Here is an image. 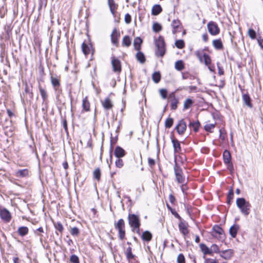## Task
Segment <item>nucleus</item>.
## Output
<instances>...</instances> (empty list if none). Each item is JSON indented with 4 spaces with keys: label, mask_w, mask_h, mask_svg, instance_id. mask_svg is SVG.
<instances>
[{
    "label": "nucleus",
    "mask_w": 263,
    "mask_h": 263,
    "mask_svg": "<svg viewBox=\"0 0 263 263\" xmlns=\"http://www.w3.org/2000/svg\"><path fill=\"white\" fill-rule=\"evenodd\" d=\"M236 203L243 215L247 216L250 214L251 205L244 198H237Z\"/></svg>",
    "instance_id": "1"
},
{
    "label": "nucleus",
    "mask_w": 263,
    "mask_h": 263,
    "mask_svg": "<svg viewBox=\"0 0 263 263\" xmlns=\"http://www.w3.org/2000/svg\"><path fill=\"white\" fill-rule=\"evenodd\" d=\"M113 47L107 49L106 55L111 59L113 71L115 72V57L114 55V45H115V27L114 28L110 35Z\"/></svg>",
    "instance_id": "2"
},
{
    "label": "nucleus",
    "mask_w": 263,
    "mask_h": 263,
    "mask_svg": "<svg viewBox=\"0 0 263 263\" xmlns=\"http://www.w3.org/2000/svg\"><path fill=\"white\" fill-rule=\"evenodd\" d=\"M155 45L157 47L156 55L162 57L165 53V47L164 39L160 36L155 41Z\"/></svg>",
    "instance_id": "3"
},
{
    "label": "nucleus",
    "mask_w": 263,
    "mask_h": 263,
    "mask_svg": "<svg viewBox=\"0 0 263 263\" xmlns=\"http://www.w3.org/2000/svg\"><path fill=\"white\" fill-rule=\"evenodd\" d=\"M174 170L177 182L178 183H184L185 181V178L183 175V171L176 161L174 166Z\"/></svg>",
    "instance_id": "4"
},
{
    "label": "nucleus",
    "mask_w": 263,
    "mask_h": 263,
    "mask_svg": "<svg viewBox=\"0 0 263 263\" xmlns=\"http://www.w3.org/2000/svg\"><path fill=\"white\" fill-rule=\"evenodd\" d=\"M129 224L132 228H138L140 227V222L138 216L135 214H129Z\"/></svg>",
    "instance_id": "5"
},
{
    "label": "nucleus",
    "mask_w": 263,
    "mask_h": 263,
    "mask_svg": "<svg viewBox=\"0 0 263 263\" xmlns=\"http://www.w3.org/2000/svg\"><path fill=\"white\" fill-rule=\"evenodd\" d=\"M208 29L210 33L213 35H216L220 32L219 28L217 24L213 21L210 22L207 25Z\"/></svg>",
    "instance_id": "6"
},
{
    "label": "nucleus",
    "mask_w": 263,
    "mask_h": 263,
    "mask_svg": "<svg viewBox=\"0 0 263 263\" xmlns=\"http://www.w3.org/2000/svg\"><path fill=\"white\" fill-rule=\"evenodd\" d=\"M116 228L119 230V237L121 239H123L125 237V230H124V221L122 219L118 220L116 223Z\"/></svg>",
    "instance_id": "7"
},
{
    "label": "nucleus",
    "mask_w": 263,
    "mask_h": 263,
    "mask_svg": "<svg viewBox=\"0 0 263 263\" xmlns=\"http://www.w3.org/2000/svg\"><path fill=\"white\" fill-rule=\"evenodd\" d=\"M0 216L2 220L6 222H9L11 219L10 213L5 208L0 210Z\"/></svg>",
    "instance_id": "8"
},
{
    "label": "nucleus",
    "mask_w": 263,
    "mask_h": 263,
    "mask_svg": "<svg viewBox=\"0 0 263 263\" xmlns=\"http://www.w3.org/2000/svg\"><path fill=\"white\" fill-rule=\"evenodd\" d=\"M171 26L173 28L172 32L175 34L177 32L180 31L181 23L178 19L174 20L172 22Z\"/></svg>",
    "instance_id": "9"
},
{
    "label": "nucleus",
    "mask_w": 263,
    "mask_h": 263,
    "mask_svg": "<svg viewBox=\"0 0 263 263\" xmlns=\"http://www.w3.org/2000/svg\"><path fill=\"white\" fill-rule=\"evenodd\" d=\"M186 128V123L183 119L179 120L175 127L177 132H184Z\"/></svg>",
    "instance_id": "10"
},
{
    "label": "nucleus",
    "mask_w": 263,
    "mask_h": 263,
    "mask_svg": "<svg viewBox=\"0 0 263 263\" xmlns=\"http://www.w3.org/2000/svg\"><path fill=\"white\" fill-rule=\"evenodd\" d=\"M14 175L18 178H24L29 176V170L27 168L18 170L15 172Z\"/></svg>",
    "instance_id": "11"
},
{
    "label": "nucleus",
    "mask_w": 263,
    "mask_h": 263,
    "mask_svg": "<svg viewBox=\"0 0 263 263\" xmlns=\"http://www.w3.org/2000/svg\"><path fill=\"white\" fill-rule=\"evenodd\" d=\"M212 235L217 237V235L220 236L224 233L223 229L218 225H214L212 228Z\"/></svg>",
    "instance_id": "12"
},
{
    "label": "nucleus",
    "mask_w": 263,
    "mask_h": 263,
    "mask_svg": "<svg viewBox=\"0 0 263 263\" xmlns=\"http://www.w3.org/2000/svg\"><path fill=\"white\" fill-rule=\"evenodd\" d=\"M179 229L180 232L184 235L189 233L187 229V224L183 221H180L178 225Z\"/></svg>",
    "instance_id": "13"
},
{
    "label": "nucleus",
    "mask_w": 263,
    "mask_h": 263,
    "mask_svg": "<svg viewBox=\"0 0 263 263\" xmlns=\"http://www.w3.org/2000/svg\"><path fill=\"white\" fill-rule=\"evenodd\" d=\"M101 102H102L103 107L106 110L110 109L113 106V104H112L110 99L108 97L105 98L104 101H101Z\"/></svg>",
    "instance_id": "14"
},
{
    "label": "nucleus",
    "mask_w": 263,
    "mask_h": 263,
    "mask_svg": "<svg viewBox=\"0 0 263 263\" xmlns=\"http://www.w3.org/2000/svg\"><path fill=\"white\" fill-rule=\"evenodd\" d=\"M239 229V226L238 224H233L230 227L229 233L233 238L236 237Z\"/></svg>",
    "instance_id": "15"
},
{
    "label": "nucleus",
    "mask_w": 263,
    "mask_h": 263,
    "mask_svg": "<svg viewBox=\"0 0 263 263\" xmlns=\"http://www.w3.org/2000/svg\"><path fill=\"white\" fill-rule=\"evenodd\" d=\"M126 154L125 151L120 146H116V158H122Z\"/></svg>",
    "instance_id": "16"
},
{
    "label": "nucleus",
    "mask_w": 263,
    "mask_h": 263,
    "mask_svg": "<svg viewBox=\"0 0 263 263\" xmlns=\"http://www.w3.org/2000/svg\"><path fill=\"white\" fill-rule=\"evenodd\" d=\"M223 160L225 164L231 162V155L230 152L228 150L226 149L223 152Z\"/></svg>",
    "instance_id": "17"
},
{
    "label": "nucleus",
    "mask_w": 263,
    "mask_h": 263,
    "mask_svg": "<svg viewBox=\"0 0 263 263\" xmlns=\"http://www.w3.org/2000/svg\"><path fill=\"white\" fill-rule=\"evenodd\" d=\"M141 238L144 241H149L152 238V234L150 232L145 231L143 233Z\"/></svg>",
    "instance_id": "18"
},
{
    "label": "nucleus",
    "mask_w": 263,
    "mask_h": 263,
    "mask_svg": "<svg viewBox=\"0 0 263 263\" xmlns=\"http://www.w3.org/2000/svg\"><path fill=\"white\" fill-rule=\"evenodd\" d=\"M39 91L41 96V97L43 99V102H46L47 100L48 95L46 92V91L42 87L40 84L39 85Z\"/></svg>",
    "instance_id": "19"
},
{
    "label": "nucleus",
    "mask_w": 263,
    "mask_h": 263,
    "mask_svg": "<svg viewBox=\"0 0 263 263\" xmlns=\"http://www.w3.org/2000/svg\"><path fill=\"white\" fill-rule=\"evenodd\" d=\"M200 248L204 255H212V251H210V249L205 244L201 243Z\"/></svg>",
    "instance_id": "20"
},
{
    "label": "nucleus",
    "mask_w": 263,
    "mask_h": 263,
    "mask_svg": "<svg viewBox=\"0 0 263 263\" xmlns=\"http://www.w3.org/2000/svg\"><path fill=\"white\" fill-rule=\"evenodd\" d=\"M29 232V229L27 227H20L17 229V233L21 236L26 235Z\"/></svg>",
    "instance_id": "21"
},
{
    "label": "nucleus",
    "mask_w": 263,
    "mask_h": 263,
    "mask_svg": "<svg viewBox=\"0 0 263 263\" xmlns=\"http://www.w3.org/2000/svg\"><path fill=\"white\" fill-rule=\"evenodd\" d=\"M242 100L244 103L248 107L251 108L252 104L251 102V98L248 94H244L242 96Z\"/></svg>",
    "instance_id": "22"
},
{
    "label": "nucleus",
    "mask_w": 263,
    "mask_h": 263,
    "mask_svg": "<svg viewBox=\"0 0 263 263\" xmlns=\"http://www.w3.org/2000/svg\"><path fill=\"white\" fill-rule=\"evenodd\" d=\"M162 9L160 5H155L153 6L152 10V14L154 15H158L162 11Z\"/></svg>",
    "instance_id": "23"
},
{
    "label": "nucleus",
    "mask_w": 263,
    "mask_h": 263,
    "mask_svg": "<svg viewBox=\"0 0 263 263\" xmlns=\"http://www.w3.org/2000/svg\"><path fill=\"white\" fill-rule=\"evenodd\" d=\"M51 82L53 86V89L59 88L60 86V80L57 77L51 76Z\"/></svg>",
    "instance_id": "24"
},
{
    "label": "nucleus",
    "mask_w": 263,
    "mask_h": 263,
    "mask_svg": "<svg viewBox=\"0 0 263 263\" xmlns=\"http://www.w3.org/2000/svg\"><path fill=\"white\" fill-rule=\"evenodd\" d=\"M213 45L215 48L217 50L222 49L223 48V44L220 39L214 40L213 41Z\"/></svg>",
    "instance_id": "25"
},
{
    "label": "nucleus",
    "mask_w": 263,
    "mask_h": 263,
    "mask_svg": "<svg viewBox=\"0 0 263 263\" xmlns=\"http://www.w3.org/2000/svg\"><path fill=\"white\" fill-rule=\"evenodd\" d=\"M82 107H83V110L86 111H88L90 109V103L87 99V97H86L83 100Z\"/></svg>",
    "instance_id": "26"
},
{
    "label": "nucleus",
    "mask_w": 263,
    "mask_h": 263,
    "mask_svg": "<svg viewBox=\"0 0 263 263\" xmlns=\"http://www.w3.org/2000/svg\"><path fill=\"white\" fill-rule=\"evenodd\" d=\"M200 126L199 121L190 122L189 125L190 130L193 129L194 132H197Z\"/></svg>",
    "instance_id": "27"
},
{
    "label": "nucleus",
    "mask_w": 263,
    "mask_h": 263,
    "mask_svg": "<svg viewBox=\"0 0 263 263\" xmlns=\"http://www.w3.org/2000/svg\"><path fill=\"white\" fill-rule=\"evenodd\" d=\"M172 142L173 144V146L175 151H177L178 149H180V144L178 140L173 138V135H171Z\"/></svg>",
    "instance_id": "28"
},
{
    "label": "nucleus",
    "mask_w": 263,
    "mask_h": 263,
    "mask_svg": "<svg viewBox=\"0 0 263 263\" xmlns=\"http://www.w3.org/2000/svg\"><path fill=\"white\" fill-rule=\"evenodd\" d=\"M142 42V40L140 37H136L134 41V46L135 49L139 51L140 49L141 44Z\"/></svg>",
    "instance_id": "29"
},
{
    "label": "nucleus",
    "mask_w": 263,
    "mask_h": 263,
    "mask_svg": "<svg viewBox=\"0 0 263 263\" xmlns=\"http://www.w3.org/2000/svg\"><path fill=\"white\" fill-rule=\"evenodd\" d=\"M108 5L109 6L110 11L114 16H115V3L114 0H108Z\"/></svg>",
    "instance_id": "30"
},
{
    "label": "nucleus",
    "mask_w": 263,
    "mask_h": 263,
    "mask_svg": "<svg viewBox=\"0 0 263 263\" xmlns=\"http://www.w3.org/2000/svg\"><path fill=\"white\" fill-rule=\"evenodd\" d=\"M82 49L85 55H88L90 53V47L85 42H83L82 44Z\"/></svg>",
    "instance_id": "31"
},
{
    "label": "nucleus",
    "mask_w": 263,
    "mask_h": 263,
    "mask_svg": "<svg viewBox=\"0 0 263 263\" xmlns=\"http://www.w3.org/2000/svg\"><path fill=\"white\" fill-rule=\"evenodd\" d=\"M136 58H137V60L138 61H139L141 63H144L145 62V56L142 52L139 51L136 54Z\"/></svg>",
    "instance_id": "32"
},
{
    "label": "nucleus",
    "mask_w": 263,
    "mask_h": 263,
    "mask_svg": "<svg viewBox=\"0 0 263 263\" xmlns=\"http://www.w3.org/2000/svg\"><path fill=\"white\" fill-rule=\"evenodd\" d=\"M193 103V101L191 99H187L185 100L183 104V109H189Z\"/></svg>",
    "instance_id": "33"
},
{
    "label": "nucleus",
    "mask_w": 263,
    "mask_h": 263,
    "mask_svg": "<svg viewBox=\"0 0 263 263\" xmlns=\"http://www.w3.org/2000/svg\"><path fill=\"white\" fill-rule=\"evenodd\" d=\"M152 79L154 82L158 83L161 79V74L159 72H155L152 75Z\"/></svg>",
    "instance_id": "34"
},
{
    "label": "nucleus",
    "mask_w": 263,
    "mask_h": 263,
    "mask_svg": "<svg viewBox=\"0 0 263 263\" xmlns=\"http://www.w3.org/2000/svg\"><path fill=\"white\" fill-rule=\"evenodd\" d=\"M93 177L94 179L98 181L100 180L101 178V171L99 168H97L94 170L93 172Z\"/></svg>",
    "instance_id": "35"
},
{
    "label": "nucleus",
    "mask_w": 263,
    "mask_h": 263,
    "mask_svg": "<svg viewBox=\"0 0 263 263\" xmlns=\"http://www.w3.org/2000/svg\"><path fill=\"white\" fill-rule=\"evenodd\" d=\"M175 68L179 71H181L184 69V66L182 61L179 60L175 63Z\"/></svg>",
    "instance_id": "36"
},
{
    "label": "nucleus",
    "mask_w": 263,
    "mask_h": 263,
    "mask_svg": "<svg viewBox=\"0 0 263 263\" xmlns=\"http://www.w3.org/2000/svg\"><path fill=\"white\" fill-rule=\"evenodd\" d=\"M221 257L224 258V259H229L231 257V250H225L222 252V254L220 255Z\"/></svg>",
    "instance_id": "37"
},
{
    "label": "nucleus",
    "mask_w": 263,
    "mask_h": 263,
    "mask_svg": "<svg viewBox=\"0 0 263 263\" xmlns=\"http://www.w3.org/2000/svg\"><path fill=\"white\" fill-rule=\"evenodd\" d=\"M162 26L160 24L158 23H155L153 24V30L154 32H159L162 30Z\"/></svg>",
    "instance_id": "38"
},
{
    "label": "nucleus",
    "mask_w": 263,
    "mask_h": 263,
    "mask_svg": "<svg viewBox=\"0 0 263 263\" xmlns=\"http://www.w3.org/2000/svg\"><path fill=\"white\" fill-rule=\"evenodd\" d=\"M53 224L55 229L62 233L64 229L62 224L60 222H54Z\"/></svg>",
    "instance_id": "39"
},
{
    "label": "nucleus",
    "mask_w": 263,
    "mask_h": 263,
    "mask_svg": "<svg viewBox=\"0 0 263 263\" xmlns=\"http://www.w3.org/2000/svg\"><path fill=\"white\" fill-rule=\"evenodd\" d=\"M123 45L127 47L131 44V39L128 36H125L123 39Z\"/></svg>",
    "instance_id": "40"
},
{
    "label": "nucleus",
    "mask_w": 263,
    "mask_h": 263,
    "mask_svg": "<svg viewBox=\"0 0 263 263\" xmlns=\"http://www.w3.org/2000/svg\"><path fill=\"white\" fill-rule=\"evenodd\" d=\"M70 232L72 236H78L80 234V230L77 227H74L71 228Z\"/></svg>",
    "instance_id": "41"
},
{
    "label": "nucleus",
    "mask_w": 263,
    "mask_h": 263,
    "mask_svg": "<svg viewBox=\"0 0 263 263\" xmlns=\"http://www.w3.org/2000/svg\"><path fill=\"white\" fill-rule=\"evenodd\" d=\"M203 58L204 59V64L207 66L210 65L211 63V60L210 57L209 55H208L207 54L204 53L203 55Z\"/></svg>",
    "instance_id": "42"
},
{
    "label": "nucleus",
    "mask_w": 263,
    "mask_h": 263,
    "mask_svg": "<svg viewBox=\"0 0 263 263\" xmlns=\"http://www.w3.org/2000/svg\"><path fill=\"white\" fill-rule=\"evenodd\" d=\"M126 257L128 259H133L135 255L133 254L131 247H129L126 249Z\"/></svg>",
    "instance_id": "43"
},
{
    "label": "nucleus",
    "mask_w": 263,
    "mask_h": 263,
    "mask_svg": "<svg viewBox=\"0 0 263 263\" xmlns=\"http://www.w3.org/2000/svg\"><path fill=\"white\" fill-rule=\"evenodd\" d=\"M1 47V53L0 55L2 58H3L6 54V45L5 43H1L0 44Z\"/></svg>",
    "instance_id": "44"
},
{
    "label": "nucleus",
    "mask_w": 263,
    "mask_h": 263,
    "mask_svg": "<svg viewBox=\"0 0 263 263\" xmlns=\"http://www.w3.org/2000/svg\"><path fill=\"white\" fill-rule=\"evenodd\" d=\"M176 46L179 49H182L184 47V42L182 40H177L175 42Z\"/></svg>",
    "instance_id": "45"
},
{
    "label": "nucleus",
    "mask_w": 263,
    "mask_h": 263,
    "mask_svg": "<svg viewBox=\"0 0 263 263\" xmlns=\"http://www.w3.org/2000/svg\"><path fill=\"white\" fill-rule=\"evenodd\" d=\"M55 92L56 99L58 101L60 100V95L62 94V90L60 87L54 89Z\"/></svg>",
    "instance_id": "46"
},
{
    "label": "nucleus",
    "mask_w": 263,
    "mask_h": 263,
    "mask_svg": "<svg viewBox=\"0 0 263 263\" xmlns=\"http://www.w3.org/2000/svg\"><path fill=\"white\" fill-rule=\"evenodd\" d=\"M177 261V263H185V257L183 254L180 253L178 255Z\"/></svg>",
    "instance_id": "47"
},
{
    "label": "nucleus",
    "mask_w": 263,
    "mask_h": 263,
    "mask_svg": "<svg viewBox=\"0 0 263 263\" xmlns=\"http://www.w3.org/2000/svg\"><path fill=\"white\" fill-rule=\"evenodd\" d=\"M173 124V119L172 118H167L165 122V126L166 128H170Z\"/></svg>",
    "instance_id": "48"
},
{
    "label": "nucleus",
    "mask_w": 263,
    "mask_h": 263,
    "mask_svg": "<svg viewBox=\"0 0 263 263\" xmlns=\"http://www.w3.org/2000/svg\"><path fill=\"white\" fill-rule=\"evenodd\" d=\"M171 109L173 110H176L177 108V104L178 103V99L171 100Z\"/></svg>",
    "instance_id": "49"
},
{
    "label": "nucleus",
    "mask_w": 263,
    "mask_h": 263,
    "mask_svg": "<svg viewBox=\"0 0 263 263\" xmlns=\"http://www.w3.org/2000/svg\"><path fill=\"white\" fill-rule=\"evenodd\" d=\"M124 166V162L121 158H116V167L122 168Z\"/></svg>",
    "instance_id": "50"
},
{
    "label": "nucleus",
    "mask_w": 263,
    "mask_h": 263,
    "mask_svg": "<svg viewBox=\"0 0 263 263\" xmlns=\"http://www.w3.org/2000/svg\"><path fill=\"white\" fill-rule=\"evenodd\" d=\"M37 231H38V232H39L40 233H44V230H43V228L40 227L39 228L37 229L36 230V231L34 232V233H35V234L36 235H37L40 236V241L41 242H42V240H43L42 237H43V235L41 234L37 233Z\"/></svg>",
    "instance_id": "51"
},
{
    "label": "nucleus",
    "mask_w": 263,
    "mask_h": 263,
    "mask_svg": "<svg viewBox=\"0 0 263 263\" xmlns=\"http://www.w3.org/2000/svg\"><path fill=\"white\" fill-rule=\"evenodd\" d=\"M70 261L72 263H79V257L74 254H73L70 256Z\"/></svg>",
    "instance_id": "52"
},
{
    "label": "nucleus",
    "mask_w": 263,
    "mask_h": 263,
    "mask_svg": "<svg viewBox=\"0 0 263 263\" xmlns=\"http://www.w3.org/2000/svg\"><path fill=\"white\" fill-rule=\"evenodd\" d=\"M248 33L252 39H255L256 38V32L253 29H249Z\"/></svg>",
    "instance_id": "53"
},
{
    "label": "nucleus",
    "mask_w": 263,
    "mask_h": 263,
    "mask_svg": "<svg viewBox=\"0 0 263 263\" xmlns=\"http://www.w3.org/2000/svg\"><path fill=\"white\" fill-rule=\"evenodd\" d=\"M160 94L163 99H165L167 97V90L165 89H161L159 90Z\"/></svg>",
    "instance_id": "54"
},
{
    "label": "nucleus",
    "mask_w": 263,
    "mask_h": 263,
    "mask_svg": "<svg viewBox=\"0 0 263 263\" xmlns=\"http://www.w3.org/2000/svg\"><path fill=\"white\" fill-rule=\"evenodd\" d=\"M215 127V124L213 123H208L204 125V129L208 132L211 129Z\"/></svg>",
    "instance_id": "55"
},
{
    "label": "nucleus",
    "mask_w": 263,
    "mask_h": 263,
    "mask_svg": "<svg viewBox=\"0 0 263 263\" xmlns=\"http://www.w3.org/2000/svg\"><path fill=\"white\" fill-rule=\"evenodd\" d=\"M210 251H212V253L213 252L218 253L219 251V249L217 245L214 244V245H212V246H211Z\"/></svg>",
    "instance_id": "56"
},
{
    "label": "nucleus",
    "mask_w": 263,
    "mask_h": 263,
    "mask_svg": "<svg viewBox=\"0 0 263 263\" xmlns=\"http://www.w3.org/2000/svg\"><path fill=\"white\" fill-rule=\"evenodd\" d=\"M234 197V192L232 188H231L228 193V194L227 195V199H229V200H232L233 199Z\"/></svg>",
    "instance_id": "57"
},
{
    "label": "nucleus",
    "mask_w": 263,
    "mask_h": 263,
    "mask_svg": "<svg viewBox=\"0 0 263 263\" xmlns=\"http://www.w3.org/2000/svg\"><path fill=\"white\" fill-rule=\"evenodd\" d=\"M25 92L26 93L29 94V97L30 99L33 98V92L32 91L31 92L29 91V88H28V85L27 84H26Z\"/></svg>",
    "instance_id": "58"
},
{
    "label": "nucleus",
    "mask_w": 263,
    "mask_h": 263,
    "mask_svg": "<svg viewBox=\"0 0 263 263\" xmlns=\"http://www.w3.org/2000/svg\"><path fill=\"white\" fill-rule=\"evenodd\" d=\"M148 163L151 167H153L156 164L155 160L151 158H148Z\"/></svg>",
    "instance_id": "59"
},
{
    "label": "nucleus",
    "mask_w": 263,
    "mask_h": 263,
    "mask_svg": "<svg viewBox=\"0 0 263 263\" xmlns=\"http://www.w3.org/2000/svg\"><path fill=\"white\" fill-rule=\"evenodd\" d=\"M227 165V168L230 171L231 173H232L234 171V167L232 163L231 162L226 163Z\"/></svg>",
    "instance_id": "60"
},
{
    "label": "nucleus",
    "mask_w": 263,
    "mask_h": 263,
    "mask_svg": "<svg viewBox=\"0 0 263 263\" xmlns=\"http://www.w3.org/2000/svg\"><path fill=\"white\" fill-rule=\"evenodd\" d=\"M171 213L176 218L181 220V217L175 210L171 209Z\"/></svg>",
    "instance_id": "61"
},
{
    "label": "nucleus",
    "mask_w": 263,
    "mask_h": 263,
    "mask_svg": "<svg viewBox=\"0 0 263 263\" xmlns=\"http://www.w3.org/2000/svg\"><path fill=\"white\" fill-rule=\"evenodd\" d=\"M125 22L127 24H129L131 22V16L128 13L126 14L125 15Z\"/></svg>",
    "instance_id": "62"
},
{
    "label": "nucleus",
    "mask_w": 263,
    "mask_h": 263,
    "mask_svg": "<svg viewBox=\"0 0 263 263\" xmlns=\"http://www.w3.org/2000/svg\"><path fill=\"white\" fill-rule=\"evenodd\" d=\"M227 133H220L219 138L222 141H224L225 140V139L227 136Z\"/></svg>",
    "instance_id": "63"
},
{
    "label": "nucleus",
    "mask_w": 263,
    "mask_h": 263,
    "mask_svg": "<svg viewBox=\"0 0 263 263\" xmlns=\"http://www.w3.org/2000/svg\"><path fill=\"white\" fill-rule=\"evenodd\" d=\"M257 41L259 45L263 49V39L260 37L257 39Z\"/></svg>",
    "instance_id": "64"
}]
</instances>
